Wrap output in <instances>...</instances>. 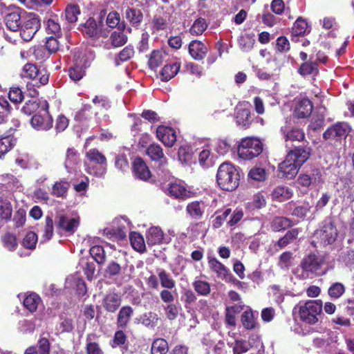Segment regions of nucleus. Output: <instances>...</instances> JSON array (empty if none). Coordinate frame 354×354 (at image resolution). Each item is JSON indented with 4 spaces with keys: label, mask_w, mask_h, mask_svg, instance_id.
Returning a JSON list of instances; mask_svg holds the SVG:
<instances>
[{
    "label": "nucleus",
    "mask_w": 354,
    "mask_h": 354,
    "mask_svg": "<svg viewBox=\"0 0 354 354\" xmlns=\"http://www.w3.org/2000/svg\"><path fill=\"white\" fill-rule=\"evenodd\" d=\"M241 169L233 164L224 162L218 168L216 180L219 188L233 192L238 188L241 180Z\"/></svg>",
    "instance_id": "nucleus-1"
},
{
    "label": "nucleus",
    "mask_w": 354,
    "mask_h": 354,
    "mask_svg": "<svg viewBox=\"0 0 354 354\" xmlns=\"http://www.w3.org/2000/svg\"><path fill=\"white\" fill-rule=\"evenodd\" d=\"M325 263V258L322 255H317L310 252L305 256L293 273L299 279H307L317 275V271Z\"/></svg>",
    "instance_id": "nucleus-2"
},
{
    "label": "nucleus",
    "mask_w": 354,
    "mask_h": 354,
    "mask_svg": "<svg viewBox=\"0 0 354 354\" xmlns=\"http://www.w3.org/2000/svg\"><path fill=\"white\" fill-rule=\"evenodd\" d=\"M243 216L244 213L241 208L236 207L232 210L230 207H223L215 212L212 227L220 228L225 221L227 226L234 227L243 219Z\"/></svg>",
    "instance_id": "nucleus-3"
},
{
    "label": "nucleus",
    "mask_w": 354,
    "mask_h": 354,
    "mask_svg": "<svg viewBox=\"0 0 354 354\" xmlns=\"http://www.w3.org/2000/svg\"><path fill=\"white\" fill-rule=\"evenodd\" d=\"M351 131L352 128L348 122H337L325 130L322 138L331 145H340L346 141Z\"/></svg>",
    "instance_id": "nucleus-4"
},
{
    "label": "nucleus",
    "mask_w": 354,
    "mask_h": 354,
    "mask_svg": "<svg viewBox=\"0 0 354 354\" xmlns=\"http://www.w3.org/2000/svg\"><path fill=\"white\" fill-rule=\"evenodd\" d=\"M263 144L254 137H246L241 139L237 147V153L240 158L251 160L258 157L263 151Z\"/></svg>",
    "instance_id": "nucleus-5"
},
{
    "label": "nucleus",
    "mask_w": 354,
    "mask_h": 354,
    "mask_svg": "<svg viewBox=\"0 0 354 354\" xmlns=\"http://www.w3.org/2000/svg\"><path fill=\"white\" fill-rule=\"evenodd\" d=\"M297 308L301 321L313 325L318 322L317 317L322 313L323 306L320 299L308 300L304 303L299 302Z\"/></svg>",
    "instance_id": "nucleus-6"
},
{
    "label": "nucleus",
    "mask_w": 354,
    "mask_h": 354,
    "mask_svg": "<svg viewBox=\"0 0 354 354\" xmlns=\"http://www.w3.org/2000/svg\"><path fill=\"white\" fill-rule=\"evenodd\" d=\"M50 73L46 68H40L35 64L26 63L21 71V77L32 80L33 86L40 87L46 85L49 82Z\"/></svg>",
    "instance_id": "nucleus-7"
},
{
    "label": "nucleus",
    "mask_w": 354,
    "mask_h": 354,
    "mask_svg": "<svg viewBox=\"0 0 354 354\" xmlns=\"http://www.w3.org/2000/svg\"><path fill=\"white\" fill-rule=\"evenodd\" d=\"M48 103L45 101L37 113L30 120L31 126L39 131H47L53 127V120L50 115Z\"/></svg>",
    "instance_id": "nucleus-8"
},
{
    "label": "nucleus",
    "mask_w": 354,
    "mask_h": 354,
    "mask_svg": "<svg viewBox=\"0 0 354 354\" xmlns=\"http://www.w3.org/2000/svg\"><path fill=\"white\" fill-rule=\"evenodd\" d=\"M40 28V20L35 14L30 13L20 26V36L25 41H30Z\"/></svg>",
    "instance_id": "nucleus-9"
},
{
    "label": "nucleus",
    "mask_w": 354,
    "mask_h": 354,
    "mask_svg": "<svg viewBox=\"0 0 354 354\" xmlns=\"http://www.w3.org/2000/svg\"><path fill=\"white\" fill-rule=\"evenodd\" d=\"M312 151L309 142L306 140V144L304 143L302 145L290 149L286 156L297 165L301 167L310 158Z\"/></svg>",
    "instance_id": "nucleus-10"
},
{
    "label": "nucleus",
    "mask_w": 354,
    "mask_h": 354,
    "mask_svg": "<svg viewBox=\"0 0 354 354\" xmlns=\"http://www.w3.org/2000/svg\"><path fill=\"white\" fill-rule=\"evenodd\" d=\"M171 15L163 7H158L150 23V28L152 33L165 30L169 26Z\"/></svg>",
    "instance_id": "nucleus-11"
},
{
    "label": "nucleus",
    "mask_w": 354,
    "mask_h": 354,
    "mask_svg": "<svg viewBox=\"0 0 354 354\" xmlns=\"http://www.w3.org/2000/svg\"><path fill=\"white\" fill-rule=\"evenodd\" d=\"M28 15L19 8L9 10L4 18L6 27L11 31L15 32L19 30L21 25L24 23V19Z\"/></svg>",
    "instance_id": "nucleus-12"
},
{
    "label": "nucleus",
    "mask_w": 354,
    "mask_h": 354,
    "mask_svg": "<svg viewBox=\"0 0 354 354\" xmlns=\"http://www.w3.org/2000/svg\"><path fill=\"white\" fill-rule=\"evenodd\" d=\"M106 11L102 10L100 13V20L99 22H97L96 20L93 18L90 17L86 20V21L82 24V29L81 30L86 35L87 37L91 38H95L97 37L100 31H101V26L102 25V21L104 17H105Z\"/></svg>",
    "instance_id": "nucleus-13"
},
{
    "label": "nucleus",
    "mask_w": 354,
    "mask_h": 354,
    "mask_svg": "<svg viewBox=\"0 0 354 354\" xmlns=\"http://www.w3.org/2000/svg\"><path fill=\"white\" fill-rule=\"evenodd\" d=\"M318 234L321 243L327 245L336 241L338 233L334 223L330 221L324 222Z\"/></svg>",
    "instance_id": "nucleus-14"
},
{
    "label": "nucleus",
    "mask_w": 354,
    "mask_h": 354,
    "mask_svg": "<svg viewBox=\"0 0 354 354\" xmlns=\"http://www.w3.org/2000/svg\"><path fill=\"white\" fill-rule=\"evenodd\" d=\"M3 186H0V222L7 223L12 220V205L8 197V191L2 189Z\"/></svg>",
    "instance_id": "nucleus-15"
},
{
    "label": "nucleus",
    "mask_w": 354,
    "mask_h": 354,
    "mask_svg": "<svg viewBox=\"0 0 354 354\" xmlns=\"http://www.w3.org/2000/svg\"><path fill=\"white\" fill-rule=\"evenodd\" d=\"M300 167L286 156L285 160L279 164L278 176L282 178L293 179L298 174Z\"/></svg>",
    "instance_id": "nucleus-16"
},
{
    "label": "nucleus",
    "mask_w": 354,
    "mask_h": 354,
    "mask_svg": "<svg viewBox=\"0 0 354 354\" xmlns=\"http://www.w3.org/2000/svg\"><path fill=\"white\" fill-rule=\"evenodd\" d=\"M133 176L142 181H148L151 178V172L145 161L140 157H136L132 162Z\"/></svg>",
    "instance_id": "nucleus-17"
},
{
    "label": "nucleus",
    "mask_w": 354,
    "mask_h": 354,
    "mask_svg": "<svg viewBox=\"0 0 354 354\" xmlns=\"http://www.w3.org/2000/svg\"><path fill=\"white\" fill-rule=\"evenodd\" d=\"M281 132L286 142L305 141L306 134L303 129L286 124L281 127Z\"/></svg>",
    "instance_id": "nucleus-18"
},
{
    "label": "nucleus",
    "mask_w": 354,
    "mask_h": 354,
    "mask_svg": "<svg viewBox=\"0 0 354 354\" xmlns=\"http://www.w3.org/2000/svg\"><path fill=\"white\" fill-rule=\"evenodd\" d=\"M86 64L87 59L84 57L75 59L68 68V75L71 80L77 82L86 75Z\"/></svg>",
    "instance_id": "nucleus-19"
},
{
    "label": "nucleus",
    "mask_w": 354,
    "mask_h": 354,
    "mask_svg": "<svg viewBox=\"0 0 354 354\" xmlns=\"http://www.w3.org/2000/svg\"><path fill=\"white\" fill-rule=\"evenodd\" d=\"M156 137L168 147H173L176 141V131L170 127L158 126L156 129Z\"/></svg>",
    "instance_id": "nucleus-20"
},
{
    "label": "nucleus",
    "mask_w": 354,
    "mask_h": 354,
    "mask_svg": "<svg viewBox=\"0 0 354 354\" xmlns=\"http://www.w3.org/2000/svg\"><path fill=\"white\" fill-rule=\"evenodd\" d=\"M313 111V104L308 97L297 99L294 110V115L298 119L308 118Z\"/></svg>",
    "instance_id": "nucleus-21"
},
{
    "label": "nucleus",
    "mask_w": 354,
    "mask_h": 354,
    "mask_svg": "<svg viewBox=\"0 0 354 354\" xmlns=\"http://www.w3.org/2000/svg\"><path fill=\"white\" fill-rule=\"evenodd\" d=\"M322 174L319 169H313L305 174H300L297 178V183L303 187L308 188L313 184L320 183Z\"/></svg>",
    "instance_id": "nucleus-22"
},
{
    "label": "nucleus",
    "mask_w": 354,
    "mask_h": 354,
    "mask_svg": "<svg viewBox=\"0 0 354 354\" xmlns=\"http://www.w3.org/2000/svg\"><path fill=\"white\" fill-rule=\"evenodd\" d=\"M146 154L151 161L158 162L160 166L167 165V158L165 156L161 146L157 143H152L146 149Z\"/></svg>",
    "instance_id": "nucleus-23"
},
{
    "label": "nucleus",
    "mask_w": 354,
    "mask_h": 354,
    "mask_svg": "<svg viewBox=\"0 0 354 354\" xmlns=\"http://www.w3.org/2000/svg\"><path fill=\"white\" fill-rule=\"evenodd\" d=\"M124 17L131 26L138 29L141 26L144 15L140 9L127 7L124 12Z\"/></svg>",
    "instance_id": "nucleus-24"
},
{
    "label": "nucleus",
    "mask_w": 354,
    "mask_h": 354,
    "mask_svg": "<svg viewBox=\"0 0 354 354\" xmlns=\"http://www.w3.org/2000/svg\"><path fill=\"white\" fill-rule=\"evenodd\" d=\"M133 312V308L130 306H124L120 309L116 319L118 328L125 329L129 326Z\"/></svg>",
    "instance_id": "nucleus-25"
},
{
    "label": "nucleus",
    "mask_w": 354,
    "mask_h": 354,
    "mask_svg": "<svg viewBox=\"0 0 354 354\" xmlns=\"http://www.w3.org/2000/svg\"><path fill=\"white\" fill-rule=\"evenodd\" d=\"M79 220L75 218H69L65 215H60L56 223L57 228L65 232L73 234L79 225Z\"/></svg>",
    "instance_id": "nucleus-26"
},
{
    "label": "nucleus",
    "mask_w": 354,
    "mask_h": 354,
    "mask_svg": "<svg viewBox=\"0 0 354 354\" xmlns=\"http://www.w3.org/2000/svg\"><path fill=\"white\" fill-rule=\"evenodd\" d=\"M189 53L195 60L203 59L207 52V47L202 42L198 40L192 41L189 44Z\"/></svg>",
    "instance_id": "nucleus-27"
},
{
    "label": "nucleus",
    "mask_w": 354,
    "mask_h": 354,
    "mask_svg": "<svg viewBox=\"0 0 354 354\" xmlns=\"http://www.w3.org/2000/svg\"><path fill=\"white\" fill-rule=\"evenodd\" d=\"M50 343L48 338L40 337L35 346H28L24 354H50Z\"/></svg>",
    "instance_id": "nucleus-28"
},
{
    "label": "nucleus",
    "mask_w": 354,
    "mask_h": 354,
    "mask_svg": "<svg viewBox=\"0 0 354 354\" xmlns=\"http://www.w3.org/2000/svg\"><path fill=\"white\" fill-rule=\"evenodd\" d=\"M121 302L122 299L118 294L111 292L104 298L103 306L107 312L113 313L120 308Z\"/></svg>",
    "instance_id": "nucleus-29"
},
{
    "label": "nucleus",
    "mask_w": 354,
    "mask_h": 354,
    "mask_svg": "<svg viewBox=\"0 0 354 354\" xmlns=\"http://www.w3.org/2000/svg\"><path fill=\"white\" fill-rule=\"evenodd\" d=\"M17 144V139L11 134H3L0 137V158L9 152Z\"/></svg>",
    "instance_id": "nucleus-30"
},
{
    "label": "nucleus",
    "mask_w": 354,
    "mask_h": 354,
    "mask_svg": "<svg viewBox=\"0 0 354 354\" xmlns=\"http://www.w3.org/2000/svg\"><path fill=\"white\" fill-rule=\"evenodd\" d=\"M180 68V63L176 62L172 64H168L162 68L160 76L163 82H167L174 77Z\"/></svg>",
    "instance_id": "nucleus-31"
},
{
    "label": "nucleus",
    "mask_w": 354,
    "mask_h": 354,
    "mask_svg": "<svg viewBox=\"0 0 354 354\" xmlns=\"http://www.w3.org/2000/svg\"><path fill=\"white\" fill-rule=\"evenodd\" d=\"M164 239V233L159 227H151L146 234L148 245H155L160 244Z\"/></svg>",
    "instance_id": "nucleus-32"
},
{
    "label": "nucleus",
    "mask_w": 354,
    "mask_h": 354,
    "mask_svg": "<svg viewBox=\"0 0 354 354\" xmlns=\"http://www.w3.org/2000/svg\"><path fill=\"white\" fill-rule=\"evenodd\" d=\"M236 121L238 125L248 129L252 122L250 110L245 108L239 109L236 113Z\"/></svg>",
    "instance_id": "nucleus-33"
},
{
    "label": "nucleus",
    "mask_w": 354,
    "mask_h": 354,
    "mask_svg": "<svg viewBox=\"0 0 354 354\" xmlns=\"http://www.w3.org/2000/svg\"><path fill=\"white\" fill-rule=\"evenodd\" d=\"M311 30L306 20L299 17L293 24L291 35L292 37L304 36Z\"/></svg>",
    "instance_id": "nucleus-34"
},
{
    "label": "nucleus",
    "mask_w": 354,
    "mask_h": 354,
    "mask_svg": "<svg viewBox=\"0 0 354 354\" xmlns=\"http://www.w3.org/2000/svg\"><path fill=\"white\" fill-rule=\"evenodd\" d=\"M299 229L293 228L288 230L283 236L280 238L275 243L274 246L279 249L286 248L289 244L293 243L298 237Z\"/></svg>",
    "instance_id": "nucleus-35"
},
{
    "label": "nucleus",
    "mask_w": 354,
    "mask_h": 354,
    "mask_svg": "<svg viewBox=\"0 0 354 354\" xmlns=\"http://www.w3.org/2000/svg\"><path fill=\"white\" fill-rule=\"evenodd\" d=\"M41 301V299L39 295L35 292H30L26 295L23 301L24 308L31 313L36 312L38 305Z\"/></svg>",
    "instance_id": "nucleus-36"
},
{
    "label": "nucleus",
    "mask_w": 354,
    "mask_h": 354,
    "mask_svg": "<svg viewBox=\"0 0 354 354\" xmlns=\"http://www.w3.org/2000/svg\"><path fill=\"white\" fill-rule=\"evenodd\" d=\"M70 187V183L64 179L57 181L52 187L51 194L57 198H65Z\"/></svg>",
    "instance_id": "nucleus-37"
},
{
    "label": "nucleus",
    "mask_w": 354,
    "mask_h": 354,
    "mask_svg": "<svg viewBox=\"0 0 354 354\" xmlns=\"http://www.w3.org/2000/svg\"><path fill=\"white\" fill-rule=\"evenodd\" d=\"M293 225L290 218L284 216H276L270 223V227L274 232H280L287 230Z\"/></svg>",
    "instance_id": "nucleus-38"
},
{
    "label": "nucleus",
    "mask_w": 354,
    "mask_h": 354,
    "mask_svg": "<svg viewBox=\"0 0 354 354\" xmlns=\"http://www.w3.org/2000/svg\"><path fill=\"white\" fill-rule=\"evenodd\" d=\"M186 212L192 218L201 219L204 214L203 203L198 201H192L187 205Z\"/></svg>",
    "instance_id": "nucleus-39"
},
{
    "label": "nucleus",
    "mask_w": 354,
    "mask_h": 354,
    "mask_svg": "<svg viewBox=\"0 0 354 354\" xmlns=\"http://www.w3.org/2000/svg\"><path fill=\"white\" fill-rule=\"evenodd\" d=\"M208 265L210 270L215 272L219 279L225 277V274L229 270L215 257H208Z\"/></svg>",
    "instance_id": "nucleus-40"
},
{
    "label": "nucleus",
    "mask_w": 354,
    "mask_h": 354,
    "mask_svg": "<svg viewBox=\"0 0 354 354\" xmlns=\"http://www.w3.org/2000/svg\"><path fill=\"white\" fill-rule=\"evenodd\" d=\"M129 239L132 248L139 252H144L146 250L145 240L142 234L137 232H132L129 234Z\"/></svg>",
    "instance_id": "nucleus-41"
},
{
    "label": "nucleus",
    "mask_w": 354,
    "mask_h": 354,
    "mask_svg": "<svg viewBox=\"0 0 354 354\" xmlns=\"http://www.w3.org/2000/svg\"><path fill=\"white\" fill-rule=\"evenodd\" d=\"M134 55L135 50L133 46L130 44L127 46L115 56L114 59L115 65L118 66L121 62L129 61Z\"/></svg>",
    "instance_id": "nucleus-42"
},
{
    "label": "nucleus",
    "mask_w": 354,
    "mask_h": 354,
    "mask_svg": "<svg viewBox=\"0 0 354 354\" xmlns=\"http://www.w3.org/2000/svg\"><path fill=\"white\" fill-rule=\"evenodd\" d=\"M159 320L158 315L153 312H148L142 314L140 317V323L150 329H153L157 326Z\"/></svg>",
    "instance_id": "nucleus-43"
},
{
    "label": "nucleus",
    "mask_w": 354,
    "mask_h": 354,
    "mask_svg": "<svg viewBox=\"0 0 354 354\" xmlns=\"http://www.w3.org/2000/svg\"><path fill=\"white\" fill-rule=\"evenodd\" d=\"M271 195L273 199L284 201L292 196V192L288 187L278 186L273 189Z\"/></svg>",
    "instance_id": "nucleus-44"
},
{
    "label": "nucleus",
    "mask_w": 354,
    "mask_h": 354,
    "mask_svg": "<svg viewBox=\"0 0 354 354\" xmlns=\"http://www.w3.org/2000/svg\"><path fill=\"white\" fill-rule=\"evenodd\" d=\"M168 351V343L163 338L156 339L151 344V354H167Z\"/></svg>",
    "instance_id": "nucleus-45"
},
{
    "label": "nucleus",
    "mask_w": 354,
    "mask_h": 354,
    "mask_svg": "<svg viewBox=\"0 0 354 354\" xmlns=\"http://www.w3.org/2000/svg\"><path fill=\"white\" fill-rule=\"evenodd\" d=\"M41 106L39 100L31 99L26 101L21 108V112L27 115L36 113L41 109Z\"/></svg>",
    "instance_id": "nucleus-46"
},
{
    "label": "nucleus",
    "mask_w": 354,
    "mask_h": 354,
    "mask_svg": "<svg viewBox=\"0 0 354 354\" xmlns=\"http://www.w3.org/2000/svg\"><path fill=\"white\" fill-rule=\"evenodd\" d=\"M127 343V336L122 329L118 330L115 332L113 338L111 342L112 348L120 347V348H127L126 344Z\"/></svg>",
    "instance_id": "nucleus-47"
},
{
    "label": "nucleus",
    "mask_w": 354,
    "mask_h": 354,
    "mask_svg": "<svg viewBox=\"0 0 354 354\" xmlns=\"http://www.w3.org/2000/svg\"><path fill=\"white\" fill-rule=\"evenodd\" d=\"M120 16L117 11H112L109 13L106 17V24L109 27L114 28L118 27L120 30H124L126 25L124 23H120Z\"/></svg>",
    "instance_id": "nucleus-48"
},
{
    "label": "nucleus",
    "mask_w": 354,
    "mask_h": 354,
    "mask_svg": "<svg viewBox=\"0 0 354 354\" xmlns=\"http://www.w3.org/2000/svg\"><path fill=\"white\" fill-rule=\"evenodd\" d=\"M1 242L3 247L10 252L15 251L18 246L17 236L10 232H6L1 236Z\"/></svg>",
    "instance_id": "nucleus-49"
},
{
    "label": "nucleus",
    "mask_w": 354,
    "mask_h": 354,
    "mask_svg": "<svg viewBox=\"0 0 354 354\" xmlns=\"http://www.w3.org/2000/svg\"><path fill=\"white\" fill-rule=\"evenodd\" d=\"M168 190L169 194L176 198L183 199L188 196L186 188L183 185L176 183H170Z\"/></svg>",
    "instance_id": "nucleus-50"
},
{
    "label": "nucleus",
    "mask_w": 354,
    "mask_h": 354,
    "mask_svg": "<svg viewBox=\"0 0 354 354\" xmlns=\"http://www.w3.org/2000/svg\"><path fill=\"white\" fill-rule=\"evenodd\" d=\"M86 157L93 162L98 165H106V158L97 149H91L86 153Z\"/></svg>",
    "instance_id": "nucleus-51"
},
{
    "label": "nucleus",
    "mask_w": 354,
    "mask_h": 354,
    "mask_svg": "<svg viewBox=\"0 0 354 354\" xmlns=\"http://www.w3.org/2000/svg\"><path fill=\"white\" fill-rule=\"evenodd\" d=\"M241 322L246 330H252L256 327V322L251 309L244 311L241 317Z\"/></svg>",
    "instance_id": "nucleus-52"
},
{
    "label": "nucleus",
    "mask_w": 354,
    "mask_h": 354,
    "mask_svg": "<svg viewBox=\"0 0 354 354\" xmlns=\"http://www.w3.org/2000/svg\"><path fill=\"white\" fill-rule=\"evenodd\" d=\"M12 107L8 101L3 97H0V124H4L8 120V115L11 113Z\"/></svg>",
    "instance_id": "nucleus-53"
},
{
    "label": "nucleus",
    "mask_w": 354,
    "mask_h": 354,
    "mask_svg": "<svg viewBox=\"0 0 354 354\" xmlns=\"http://www.w3.org/2000/svg\"><path fill=\"white\" fill-rule=\"evenodd\" d=\"M80 14V9L77 5L70 4L65 9V18L70 24L75 23Z\"/></svg>",
    "instance_id": "nucleus-54"
},
{
    "label": "nucleus",
    "mask_w": 354,
    "mask_h": 354,
    "mask_svg": "<svg viewBox=\"0 0 354 354\" xmlns=\"http://www.w3.org/2000/svg\"><path fill=\"white\" fill-rule=\"evenodd\" d=\"M164 53L160 50H153L148 61L149 67L151 69H156L163 62Z\"/></svg>",
    "instance_id": "nucleus-55"
},
{
    "label": "nucleus",
    "mask_w": 354,
    "mask_h": 354,
    "mask_svg": "<svg viewBox=\"0 0 354 354\" xmlns=\"http://www.w3.org/2000/svg\"><path fill=\"white\" fill-rule=\"evenodd\" d=\"M79 162V153L74 147L67 149L65 160V167L66 168H72Z\"/></svg>",
    "instance_id": "nucleus-56"
},
{
    "label": "nucleus",
    "mask_w": 354,
    "mask_h": 354,
    "mask_svg": "<svg viewBox=\"0 0 354 354\" xmlns=\"http://www.w3.org/2000/svg\"><path fill=\"white\" fill-rule=\"evenodd\" d=\"M91 256L98 264H103L106 261V254L102 246L94 245L89 250Z\"/></svg>",
    "instance_id": "nucleus-57"
},
{
    "label": "nucleus",
    "mask_w": 354,
    "mask_h": 354,
    "mask_svg": "<svg viewBox=\"0 0 354 354\" xmlns=\"http://www.w3.org/2000/svg\"><path fill=\"white\" fill-rule=\"evenodd\" d=\"M207 24L205 19L198 18L189 29V32L193 35H201L207 29Z\"/></svg>",
    "instance_id": "nucleus-58"
},
{
    "label": "nucleus",
    "mask_w": 354,
    "mask_h": 354,
    "mask_svg": "<svg viewBox=\"0 0 354 354\" xmlns=\"http://www.w3.org/2000/svg\"><path fill=\"white\" fill-rule=\"evenodd\" d=\"M192 286L199 295L207 296L211 291L210 284L205 281L196 280L193 282Z\"/></svg>",
    "instance_id": "nucleus-59"
},
{
    "label": "nucleus",
    "mask_w": 354,
    "mask_h": 354,
    "mask_svg": "<svg viewBox=\"0 0 354 354\" xmlns=\"http://www.w3.org/2000/svg\"><path fill=\"white\" fill-rule=\"evenodd\" d=\"M158 277L162 287L167 289H172L175 287V281L165 270H160L158 272Z\"/></svg>",
    "instance_id": "nucleus-60"
},
{
    "label": "nucleus",
    "mask_w": 354,
    "mask_h": 354,
    "mask_svg": "<svg viewBox=\"0 0 354 354\" xmlns=\"http://www.w3.org/2000/svg\"><path fill=\"white\" fill-rule=\"evenodd\" d=\"M113 46L118 48L124 45L127 42V36L123 32V30L119 32L114 31L110 37Z\"/></svg>",
    "instance_id": "nucleus-61"
},
{
    "label": "nucleus",
    "mask_w": 354,
    "mask_h": 354,
    "mask_svg": "<svg viewBox=\"0 0 354 354\" xmlns=\"http://www.w3.org/2000/svg\"><path fill=\"white\" fill-rule=\"evenodd\" d=\"M37 234L32 231L27 232L22 241V245L29 250H34L37 243Z\"/></svg>",
    "instance_id": "nucleus-62"
},
{
    "label": "nucleus",
    "mask_w": 354,
    "mask_h": 354,
    "mask_svg": "<svg viewBox=\"0 0 354 354\" xmlns=\"http://www.w3.org/2000/svg\"><path fill=\"white\" fill-rule=\"evenodd\" d=\"M345 290L346 288L343 283L335 282L329 287L328 293L331 298L338 299L344 295Z\"/></svg>",
    "instance_id": "nucleus-63"
},
{
    "label": "nucleus",
    "mask_w": 354,
    "mask_h": 354,
    "mask_svg": "<svg viewBox=\"0 0 354 354\" xmlns=\"http://www.w3.org/2000/svg\"><path fill=\"white\" fill-rule=\"evenodd\" d=\"M292 261L293 254L286 251L279 256L278 265L281 269H289L292 266Z\"/></svg>",
    "instance_id": "nucleus-64"
}]
</instances>
